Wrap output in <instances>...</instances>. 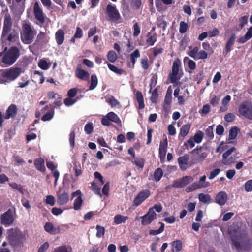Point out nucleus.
<instances>
[{"label":"nucleus","instance_id":"f257e3e1","mask_svg":"<svg viewBox=\"0 0 252 252\" xmlns=\"http://www.w3.org/2000/svg\"><path fill=\"white\" fill-rule=\"evenodd\" d=\"M229 233L233 245L239 252L248 251L250 249L251 243L239 227H231L229 229Z\"/></svg>","mask_w":252,"mask_h":252},{"label":"nucleus","instance_id":"f03ea898","mask_svg":"<svg viewBox=\"0 0 252 252\" xmlns=\"http://www.w3.org/2000/svg\"><path fill=\"white\" fill-rule=\"evenodd\" d=\"M20 56V49L16 46L5 47L0 53V62L2 67L13 65Z\"/></svg>","mask_w":252,"mask_h":252},{"label":"nucleus","instance_id":"7ed1b4c3","mask_svg":"<svg viewBox=\"0 0 252 252\" xmlns=\"http://www.w3.org/2000/svg\"><path fill=\"white\" fill-rule=\"evenodd\" d=\"M36 33V30L31 24L25 23L22 24L20 38L24 44H30L32 43L33 41Z\"/></svg>","mask_w":252,"mask_h":252},{"label":"nucleus","instance_id":"20e7f679","mask_svg":"<svg viewBox=\"0 0 252 252\" xmlns=\"http://www.w3.org/2000/svg\"><path fill=\"white\" fill-rule=\"evenodd\" d=\"M22 72V68L19 67H13L4 70L2 72V76L4 78L0 80V83L6 84L14 81Z\"/></svg>","mask_w":252,"mask_h":252},{"label":"nucleus","instance_id":"39448f33","mask_svg":"<svg viewBox=\"0 0 252 252\" xmlns=\"http://www.w3.org/2000/svg\"><path fill=\"white\" fill-rule=\"evenodd\" d=\"M235 150L236 148L233 147L222 154V160L221 162L223 164L229 165L233 163L240 157V154L239 153H236L232 155V153Z\"/></svg>","mask_w":252,"mask_h":252},{"label":"nucleus","instance_id":"423d86ee","mask_svg":"<svg viewBox=\"0 0 252 252\" xmlns=\"http://www.w3.org/2000/svg\"><path fill=\"white\" fill-rule=\"evenodd\" d=\"M8 237L13 247L15 249L19 248L22 246L21 245L23 243L25 238L23 235L19 231L15 230L12 232V233L9 234Z\"/></svg>","mask_w":252,"mask_h":252},{"label":"nucleus","instance_id":"0eeeda50","mask_svg":"<svg viewBox=\"0 0 252 252\" xmlns=\"http://www.w3.org/2000/svg\"><path fill=\"white\" fill-rule=\"evenodd\" d=\"M239 113L245 118L252 120V104L249 101L242 103L239 107Z\"/></svg>","mask_w":252,"mask_h":252},{"label":"nucleus","instance_id":"6e6552de","mask_svg":"<svg viewBox=\"0 0 252 252\" xmlns=\"http://www.w3.org/2000/svg\"><path fill=\"white\" fill-rule=\"evenodd\" d=\"M12 21L10 14L6 13L4 18L1 37L4 38L6 35L12 32Z\"/></svg>","mask_w":252,"mask_h":252},{"label":"nucleus","instance_id":"1a4fd4ad","mask_svg":"<svg viewBox=\"0 0 252 252\" xmlns=\"http://www.w3.org/2000/svg\"><path fill=\"white\" fill-rule=\"evenodd\" d=\"M33 11L36 20L40 24L44 23L46 15L44 13L41 6L37 1L33 5Z\"/></svg>","mask_w":252,"mask_h":252},{"label":"nucleus","instance_id":"9d476101","mask_svg":"<svg viewBox=\"0 0 252 252\" xmlns=\"http://www.w3.org/2000/svg\"><path fill=\"white\" fill-rule=\"evenodd\" d=\"M1 223L6 227L11 225L13 221L14 218L13 216L12 211L9 209L6 212L1 215Z\"/></svg>","mask_w":252,"mask_h":252},{"label":"nucleus","instance_id":"9b49d317","mask_svg":"<svg viewBox=\"0 0 252 252\" xmlns=\"http://www.w3.org/2000/svg\"><path fill=\"white\" fill-rule=\"evenodd\" d=\"M106 11L111 20L113 21H117L120 19V14L115 5L108 4L107 6Z\"/></svg>","mask_w":252,"mask_h":252},{"label":"nucleus","instance_id":"f8f14e48","mask_svg":"<svg viewBox=\"0 0 252 252\" xmlns=\"http://www.w3.org/2000/svg\"><path fill=\"white\" fill-rule=\"evenodd\" d=\"M193 181V178L190 176H186L178 180L174 181L172 186L174 188H183Z\"/></svg>","mask_w":252,"mask_h":252},{"label":"nucleus","instance_id":"ddd939ff","mask_svg":"<svg viewBox=\"0 0 252 252\" xmlns=\"http://www.w3.org/2000/svg\"><path fill=\"white\" fill-rule=\"evenodd\" d=\"M157 217V214L152 209H149L148 212L143 216L141 217L142 219V224L144 225L150 224L153 220H155Z\"/></svg>","mask_w":252,"mask_h":252},{"label":"nucleus","instance_id":"4468645a","mask_svg":"<svg viewBox=\"0 0 252 252\" xmlns=\"http://www.w3.org/2000/svg\"><path fill=\"white\" fill-rule=\"evenodd\" d=\"M150 194L149 190H144L140 192L134 198L133 203L136 206L139 205L143 201L147 198Z\"/></svg>","mask_w":252,"mask_h":252},{"label":"nucleus","instance_id":"2eb2a0df","mask_svg":"<svg viewBox=\"0 0 252 252\" xmlns=\"http://www.w3.org/2000/svg\"><path fill=\"white\" fill-rule=\"evenodd\" d=\"M76 197L74 202V209L75 210H79L82 204V199L81 197V192L80 190H77L72 194V199Z\"/></svg>","mask_w":252,"mask_h":252},{"label":"nucleus","instance_id":"dca6fc26","mask_svg":"<svg viewBox=\"0 0 252 252\" xmlns=\"http://www.w3.org/2000/svg\"><path fill=\"white\" fill-rule=\"evenodd\" d=\"M179 67V63L178 62H174L172 65V72L169 74V78L171 83L176 82L178 78L177 77Z\"/></svg>","mask_w":252,"mask_h":252},{"label":"nucleus","instance_id":"f3484780","mask_svg":"<svg viewBox=\"0 0 252 252\" xmlns=\"http://www.w3.org/2000/svg\"><path fill=\"white\" fill-rule=\"evenodd\" d=\"M228 198L227 194L224 191L219 192L215 197V202L220 206L224 205Z\"/></svg>","mask_w":252,"mask_h":252},{"label":"nucleus","instance_id":"a211bd4d","mask_svg":"<svg viewBox=\"0 0 252 252\" xmlns=\"http://www.w3.org/2000/svg\"><path fill=\"white\" fill-rule=\"evenodd\" d=\"M75 76L80 79L88 80L90 74L88 72L81 69V65H78L75 71Z\"/></svg>","mask_w":252,"mask_h":252},{"label":"nucleus","instance_id":"6ab92c4d","mask_svg":"<svg viewBox=\"0 0 252 252\" xmlns=\"http://www.w3.org/2000/svg\"><path fill=\"white\" fill-rule=\"evenodd\" d=\"M48 41L49 38L46 36L45 33L43 32H40L36 36L34 44L36 45H42L46 44Z\"/></svg>","mask_w":252,"mask_h":252},{"label":"nucleus","instance_id":"aec40b11","mask_svg":"<svg viewBox=\"0 0 252 252\" xmlns=\"http://www.w3.org/2000/svg\"><path fill=\"white\" fill-rule=\"evenodd\" d=\"M69 195L66 192L58 193L57 195V203L60 206L66 204L69 201Z\"/></svg>","mask_w":252,"mask_h":252},{"label":"nucleus","instance_id":"412c9836","mask_svg":"<svg viewBox=\"0 0 252 252\" xmlns=\"http://www.w3.org/2000/svg\"><path fill=\"white\" fill-rule=\"evenodd\" d=\"M172 90L168 88L164 98V104L163 107L165 111H167L169 109V106L170 105L172 100Z\"/></svg>","mask_w":252,"mask_h":252},{"label":"nucleus","instance_id":"4be33fe9","mask_svg":"<svg viewBox=\"0 0 252 252\" xmlns=\"http://www.w3.org/2000/svg\"><path fill=\"white\" fill-rule=\"evenodd\" d=\"M17 112V108L15 105H10L6 110V114L4 117L5 119H9L10 118L14 117Z\"/></svg>","mask_w":252,"mask_h":252},{"label":"nucleus","instance_id":"5701e85b","mask_svg":"<svg viewBox=\"0 0 252 252\" xmlns=\"http://www.w3.org/2000/svg\"><path fill=\"white\" fill-rule=\"evenodd\" d=\"M10 43H14L19 39L18 32L16 29H13L12 32L6 35L4 38Z\"/></svg>","mask_w":252,"mask_h":252},{"label":"nucleus","instance_id":"b1692460","mask_svg":"<svg viewBox=\"0 0 252 252\" xmlns=\"http://www.w3.org/2000/svg\"><path fill=\"white\" fill-rule=\"evenodd\" d=\"M189 158L188 154H185L183 156L180 157L178 159V163L180 168L185 170L186 169V165L188 164V161Z\"/></svg>","mask_w":252,"mask_h":252},{"label":"nucleus","instance_id":"393cba45","mask_svg":"<svg viewBox=\"0 0 252 252\" xmlns=\"http://www.w3.org/2000/svg\"><path fill=\"white\" fill-rule=\"evenodd\" d=\"M167 147V140L165 138L164 141L163 142L161 141L159 145V155L161 160L164 159L165 157Z\"/></svg>","mask_w":252,"mask_h":252},{"label":"nucleus","instance_id":"a878e982","mask_svg":"<svg viewBox=\"0 0 252 252\" xmlns=\"http://www.w3.org/2000/svg\"><path fill=\"white\" fill-rule=\"evenodd\" d=\"M44 229L46 232L51 234H56L59 233L60 232V227L59 226L57 227H54L53 224L50 222L45 223Z\"/></svg>","mask_w":252,"mask_h":252},{"label":"nucleus","instance_id":"bb28decb","mask_svg":"<svg viewBox=\"0 0 252 252\" xmlns=\"http://www.w3.org/2000/svg\"><path fill=\"white\" fill-rule=\"evenodd\" d=\"M192 161L194 163L202 162L207 157L208 153L206 152H200L193 154Z\"/></svg>","mask_w":252,"mask_h":252},{"label":"nucleus","instance_id":"cd10ccee","mask_svg":"<svg viewBox=\"0 0 252 252\" xmlns=\"http://www.w3.org/2000/svg\"><path fill=\"white\" fill-rule=\"evenodd\" d=\"M252 37V26L250 27L244 36L240 37L237 41L241 44H244L246 43L248 40Z\"/></svg>","mask_w":252,"mask_h":252},{"label":"nucleus","instance_id":"c85d7f7f","mask_svg":"<svg viewBox=\"0 0 252 252\" xmlns=\"http://www.w3.org/2000/svg\"><path fill=\"white\" fill-rule=\"evenodd\" d=\"M252 37V26L250 27L244 36L240 37L237 41L241 44H244L246 43L248 40Z\"/></svg>","mask_w":252,"mask_h":252},{"label":"nucleus","instance_id":"c756f323","mask_svg":"<svg viewBox=\"0 0 252 252\" xmlns=\"http://www.w3.org/2000/svg\"><path fill=\"white\" fill-rule=\"evenodd\" d=\"M64 32L63 30L59 29L55 33V39L58 45H61L64 39Z\"/></svg>","mask_w":252,"mask_h":252},{"label":"nucleus","instance_id":"7c9ffc66","mask_svg":"<svg viewBox=\"0 0 252 252\" xmlns=\"http://www.w3.org/2000/svg\"><path fill=\"white\" fill-rule=\"evenodd\" d=\"M190 127L191 125L189 124L183 125L180 128L179 139H180L181 137L183 138L185 137L188 134Z\"/></svg>","mask_w":252,"mask_h":252},{"label":"nucleus","instance_id":"2f4dec72","mask_svg":"<svg viewBox=\"0 0 252 252\" xmlns=\"http://www.w3.org/2000/svg\"><path fill=\"white\" fill-rule=\"evenodd\" d=\"M34 165L37 169L41 172H44L46 170L44 166V160L42 158L35 159L34 161Z\"/></svg>","mask_w":252,"mask_h":252},{"label":"nucleus","instance_id":"473e14b6","mask_svg":"<svg viewBox=\"0 0 252 252\" xmlns=\"http://www.w3.org/2000/svg\"><path fill=\"white\" fill-rule=\"evenodd\" d=\"M231 100V96L230 95H227L224 97L221 100V104L222 106L220 108V111L221 112L226 111L227 109V106Z\"/></svg>","mask_w":252,"mask_h":252},{"label":"nucleus","instance_id":"72a5a7b5","mask_svg":"<svg viewBox=\"0 0 252 252\" xmlns=\"http://www.w3.org/2000/svg\"><path fill=\"white\" fill-rule=\"evenodd\" d=\"M235 38V34H233L227 41L225 46V50L227 53L229 52L231 50L232 47L234 44Z\"/></svg>","mask_w":252,"mask_h":252},{"label":"nucleus","instance_id":"f704fd0d","mask_svg":"<svg viewBox=\"0 0 252 252\" xmlns=\"http://www.w3.org/2000/svg\"><path fill=\"white\" fill-rule=\"evenodd\" d=\"M107 118L110 121L114 122L117 124H120L121 122L118 116L114 112H110L107 114Z\"/></svg>","mask_w":252,"mask_h":252},{"label":"nucleus","instance_id":"c9c22d12","mask_svg":"<svg viewBox=\"0 0 252 252\" xmlns=\"http://www.w3.org/2000/svg\"><path fill=\"white\" fill-rule=\"evenodd\" d=\"M198 198L200 202L205 204H209L211 202V197L209 194L200 193L198 195Z\"/></svg>","mask_w":252,"mask_h":252},{"label":"nucleus","instance_id":"e433bc0d","mask_svg":"<svg viewBox=\"0 0 252 252\" xmlns=\"http://www.w3.org/2000/svg\"><path fill=\"white\" fill-rule=\"evenodd\" d=\"M191 185L192 186L193 189L195 190L197 189L209 187L210 186V183L208 182H206V183H200L199 182H196L193 183Z\"/></svg>","mask_w":252,"mask_h":252},{"label":"nucleus","instance_id":"4c0bfd02","mask_svg":"<svg viewBox=\"0 0 252 252\" xmlns=\"http://www.w3.org/2000/svg\"><path fill=\"white\" fill-rule=\"evenodd\" d=\"M136 99L139 104V108L142 109L144 107L143 97L141 92H137L136 93Z\"/></svg>","mask_w":252,"mask_h":252},{"label":"nucleus","instance_id":"58836bf2","mask_svg":"<svg viewBox=\"0 0 252 252\" xmlns=\"http://www.w3.org/2000/svg\"><path fill=\"white\" fill-rule=\"evenodd\" d=\"M127 219L128 217L127 216H123L118 214L115 216L114 221L116 224H119L124 223Z\"/></svg>","mask_w":252,"mask_h":252},{"label":"nucleus","instance_id":"ea45409f","mask_svg":"<svg viewBox=\"0 0 252 252\" xmlns=\"http://www.w3.org/2000/svg\"><path fill=\"white\" fill-rule=\"evenodd\" d=\"M171 245L173 252H178L182 249V243L179 240L174 241Z\"/></svg>","mask_w":252,"mask_h":252},{"label":"nucleus","instance_id":"a19ab883","mask_svg":"<svg viewBox=\"0 0 252 252\" xmlns=\"http://www.w3.org/2000/svg\"><path fill=\"white\" fill-rule=\"evenodd\" d=\"M157 41V35L156 34L149 33L147 35V43L151 46H152Z\"/></svg>","mask_w":252,"mask_h":252},{"label":"nucleus","instance_id":"79ce46f5","mask_svg":"<svg viewBox=\"0 0 252 252\" xmlns=\"http://www.w3.org/2000/svg\"><path fill=\"white\" fill-rule=\"evenodd\" d=\"M98 83L97 78L95 74H92L91 78V83L89 90H94L97 86Z\"/></svg>","mask_w":252,"mask_h":252},{"label":"nucleus","instance_id":"37998d69","mask_svg":"<svg viewBox=\"0 0 252 252\" xmlns=\"http://www.w3.org/2000/svg\"><path fill=\"white\" fill-rule=\"evenodd\" d=\"M163 175V171L160 168H157L154 172V178L157 182H158Z\"/></svg>","mask_w":252,"mask_h":252},{"label":"nucleus","instance_id":"c03bdc74","mask_svg":"<svg viewBox=\"0 0 252 252\" xmlns=\"http://www.w3.org/2000/svg\"><path fill=\"white\" fill-rule=\"evenodd\" d=\"M203 133L202 131L199 130L195 134L194 137L192 138L196 143H200L203 139Z\"/></svg>","mask_w":252,"mask_h":252},{"label":"nucleus","instance_id":"a18cd8bd","mask_svg":"<svg viewBox=\"0 0 252 252\" xmlns=\"http://www.w3.org/2000/svg\"><path fill=\"white\" fill-rule=\"evenodd\" d=\"M184 63H187L189 67L191 70L194 69L196 67L195 63L193 61L190 60L188 57L184 58Z\"/></svg>","mask_w":252,"mask_h":252},{"label":"nucleus","instance_id":"49530a36","mask_svg":"<svg viewBox=\"0 0 252 252\" xmlns=\"http://www.w3.org/2000/svg\"><path fill=\"white\" fill-rule=\"evenodd\" d=\"M131 6L135 10L139 9L142 5L141 0H130Z\"/></svg>","mask_w":252,"mask_h":252},{"label":"nucleus","instance_id":"de8ad7c7","mask_svg":"<svg viewBox=\"0 0 252 252\" xmlns=\"http://www.w3.org/2000/svg\"><path fill=\"white\" fill-rule=\"evenodd\" d=\"M71 249L65 246H61L56 248L53 252H70Z\"/></svg>","mask_w":252,"mask_h":252},{"label":"nucleus","instance_id":"09e8293b","mask_svg":"<svg viewBox=\"0 0 252 252\" xmlns=\"http://www.w3.org/2000/svg\"><path fill=\"white\" fill-rule=\"evenodd\" d=\"M117 58V54L114 51H110L107 54V59L112 63H114L116 60Z\"/></svg>","mask_w":252,"mask_h":252},{"label":"nucleus","instance_id":"8fccbe9b","mask_svg":"<svg viewBox=\"0 0 252 252\" xmlns=\"http://www.w3.org/2000/svg\"><path fill=\"white\" fill-rule=\"evenodd\" d=\"M163 3L161 0H155V5L158 11L161 12L165 10V7Z\"/></svg>","mask_w":252,"mask_h":252},{"label":"nucleus","instance_id":"3c124183","mask_svg":"<svg viewBox=\"0 0 252 252\" xmlns=\"http://www.w3.org/2000/svg\"><path fill=\"white\" fill-rule=\"evenodd\" d=\"M238 134V128L236 127H233L231 128L229 133V139H235Z\"/></svg>","mask_w":252,"mask_h":252},{"label":"nucleus","instance_id":"603ef678","mask_svg":"<svg viewBox=\"0 0 252 252\" xmlns=\"http://www.w3.org/2000/svg\"><path fill=\"white\" fill-rule=\"evenodd\" d=\"M96 229L97 230V232L96 234V237L100 238L101 237L104 235L105 229L103 227L97 225L96 226Z\"/></svg>","mask_w":252,"mask_h":252},{"label":"nucleus","instance_id":"864d4df0","mask_svg":"<svg viewBox=\"0 0 252 252\" xmlns=\"http://www.w3.org/2000/svg\"><path fill=\"white\" fill-rule=\"evenodd\" d=\"M159 223L161 224L160 228L158 230H150L149 232L150 234L152 235H156L162 233L163 231L164 228V224L161 222H159Z\"/></svg>","mask_w":252,"mask_h":252},{"label":"nucleus","instance_id":"5fc2aeb1","mask_svg":"<svg viewBox=\"0 0 252 252\" xmlns=\"http://www.w3.org/2000/svg\"><path fill=\"white\" fill-rule=\"evenodd\" d=\"M198 51V48L197 47H195L192 50L189 51L188 52V54L191 58L197 60Z\"/></svg>","mask_w":252,"mask_h":252},{"label":"nucleus","instance_id":"6e6d98bb","mask_svg":"<svg viewBox=\"0 0 252 252\" xmlns=\"http://www.w3.org/2000/svg\"><path fill=\"white\" fill-rule=\"evenodd\" d=\"M38 66L40 68L43 70H46L50 67V64H48L47 62L44 60H41L38 63Z\"/></svg>","mask_w":252,"mask_h":252},{"label":"nucleus","instance_id":"4d7b16f0","mask_svg":"<svg viewBox=\"0 0 252 252\" xmlns=\"http://www.w3.org/2000/svg\"><path fill=\"white\" fill-rule=\"evenodd\" d=\"M188 28V26L187 23L183 21L180 23L179 32L181 33H185Z\"/></svg>","mask_w":252,"mask_h":252},{"label":"nucleus","instance_id":"13d9d810","mask_svg":"<svg viewBox=\"0 0 252 252\" xmlns=\"http://www.w3.org/2000/svg\"><path fill=\"white\" fill-rule=\"evenodd\" d=\"M54 113V112L53 110L51 112H47L42 116L41 120L43 121L50 120L53 117Z\"/></svg>","mask_w":252,"mask_h":252},{"label":"nucleus","instance_id":"bf43d9fd","mask_svg":"<svg viewBox=\"0 0 252 252\" xmlns=\"http://www.w3.org/2000/svg\"><path fill=\"white\" fill-rule=\"evenodd\" d=\"M107 102L109 103L112 107H116L117 105H119L118 101L113 96H111L108 100H107Z\"/></svg>","mask_w":252,"mask_h":252},{"label":"nucleus","instance_id":"052dcab7","mask_svg":"<svg viewBox=\"0 0 252 252\" xmlns=\"http://www.w3.org/2000/svg\"><path fill=\"white\" fill-rule=\"evenodd\" d=\"M76 101L77 100L68 97L64 99V103L66 106H70L75 103Z\"/></svg>","mask_w":252,"mask_h":252},{"label":"nucleus","instance_id":"680f3d73","mask_svg":"<svg viewBox=\"0 0 252 252\" xmlns=\"http://www.w3.org/2000/svg\"><path fill=\"white\" fill-rule=\"evenodd\" d=\"M205 133L209 139H212L214 137V133L212 126H209L206 129Z\"/></svg>","mask_w":252,"mask_h":252},{"label":"nucleus","instance_id":"e2e57ef3","mask_svg":"<svg viewBox=\"0 0 252 252\" xmlns=\"http://www.w3.org/2000/svg\"><path fill=\"white\" fill-rule=\"evenodd\" d=\"M108 67L110 70L118 74H121L122 73L123 71L121 69L118 68L113 65L108 63Z\"/></svg>","mask_w":252,"mask_h":252},{"label":"nucleus","instance_id":"0e129e2a","mask_svg":"<svg viewBox=\"0 0 252 252\" xmlns=\"http://www.w3.org/2000/svg\"><path fill=\"white\" fill-rule=\"evenodd\" d=\"M93 130V125L92 123L86 124L84 127V130L88 134H91Z\"/></svg>","mask_w":252,"mask_h":252},{"label":"nucleus","instance_id":"69168bd1","mask_svg":"<svg viewBox=\"0 0 252 252\" xmlns=\"http://www.w3.org/2000/svg\"><path fill=\"white\" fill-rule=\"evenodd\" d=\"M197 57V60L205 59L208 57V54L204 50H201L198 51Z\"/></svg>","mask_w":252,"mask_h":252},{"label":"nucleus","instance_id":"338daca9","mask_svg":"<svg viewBox=\"0 0 252 252\" xmlns=\"http://www.w3.org/2000/svg\"><path fill=\"white\" fill-rule=\"evenodd\" d=\"M92 189L97 195H101L100 188L97 185L93 182L92 183Z\"/></svg>","mask_w":252,"mask_h":252},{"label":"nucleus","instance_id":"774afa93","mask_svg":"<svg viewBox=\"0 0 252 252\" xmlns=\"http://www.w3.org/2000/svg\"><path fill=\"white\" fill-rule=\"evenodd\" d=\"M245 189L247 192L252 190V180H250L245 183Z\"/></svg>","mask_w":252,"mask_h":252}]
</instances>
